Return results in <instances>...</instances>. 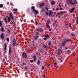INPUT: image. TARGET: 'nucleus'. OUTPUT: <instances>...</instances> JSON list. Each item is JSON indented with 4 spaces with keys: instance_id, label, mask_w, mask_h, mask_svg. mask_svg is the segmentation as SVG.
I'll return each mask as SVG.
<instances>
[{
    "instance_id": "f257e3e1",
    "label": "nucleus",
    "mask_w": 78,
    "mask_h": 78,
    "mask_svg": "<svg viewBox=\"0 0 78 78\" xmlns=\"http://www.w3.org/2000/svg\"><path fill=\"white\" fill-rule=\"evenodd\" d=\"M71 39H65L63 40V41L62 42V45L63 47L65 46V44L67 42H68L69 41H71Z\"/></svg>"
},
{
    "instance_id": "f03ea898",
    "label": "nucleus",
    "mask_w": 78,
    "mask_h": 78,
    "mask_svg": "<svg viewBox=\"0 0 78 78\" xmlns=\"http://www.w3.org/2000/svg\"><path fill=\"white\" fill-rule=\"evenodd\" d=\"M67 2L68 4H71L73 5H75V3L73 2V1L72 0H67Z\"/></svg>"
},
{
    "instance_id": "7ed1b4c3",
    "label": "nucleus",
    "mask_w": 78,
    "mask_h": 78,
    "mask_svg": "<svg viewBox=\"0 0 78 78\" xmlns=\"http://www.w3.org/2000/svg\"><path fill=\"white\" fill-rule=\"evenodd\" d=\"M53 11L50 10L49 12V16H51V17H55V15H53Z\"/></svg>"
},
{
    "instance_id": "20e7f679",
    "label": "nucleus",
    "mask_w": 78,
    "mask_h": 78,
    "mask_svg": "<svg viewBox=\"0 0 78 78\" xmlns=\"http://www.w3.org/2000/svg\"><path fill=\"white\" fill-rule=\"evenodd\" d=\"M22 56L23 58H27V55L25 52H23L22 54Z\"/></svg>"
},
{
    "instance_id": "39448f33",
    "label": "nucleus",
    "mask_w": 78,
    "mask_h": 78,
    "mask_svg": "<svg viewBox=\"0 0 78 78\" xmlns=\"http://www.w3.org/2000/svg\"><path fill=\"white\" fill-rule=\"evenodd\" d=\"M12 44L13 45L14 47L16 46V39H14L12 40Z\"/></svg>"
},
{
    "instance_id": "423d86ee",
    "label": "nucleus",
    "mask_w": 78,
    "mask_h": 78,
    "mask_svg": "<svg viewBox=\"0 0 78 78\" xmlns=\"http://www.w3.org/2000/svg\"><path fill=\"white\" fill-rule=\"evenodd\" d=\"M32 12H35V15L38 14H39V11L36 9L33 10Z\"/></svg>"
},
{
    "instance_id": "0eeeda50",
    "label": "nucleus",
    "mask_w": 78,
    "mask_h": 78,
    "mask_svg": "<svg viewBox=\"0 0 78 78\" xmlns=\"http://www.w3.org/2000/svg\"><path fill=\"white\" fill-rule=\"evenodd\" d=\"M75 8H72L71 9L69 10V12L70 13H72L74 12V11H75Z\"/></svg>"
},
{
    "instance_id": "6e6552de",
    "label": "nucleus",
    "mask_w": 78,
    "mask_h": 78,
    "mask_svg": "<svg viewBox=\"0 0 78 78\" xmlns=\"http://www.w3.org/2000/svg\"><path fill=\"white\" fill-rule=\"evenodd\" d=\"M4 33H2L1 35V38L2 39H4V37H5V35H4Z\"/></svg>"
},
{
    "instance_id": "1a4fd4ad",
    "label": "nucleus",
    "mask_w": 78,
    "mask_h": 78,
    "mask_svg": "<svg viewBox=\"0 0 78 78\" xmlns=\"http://www.w3.org/2000/svg\"><path fill=\"white\" fill-rule=\"evenodd\" d=\"M9 16L12 20H14V17H13V16H12V15L11 13H9Z\"/></svg>"
},
{
    "instance_id": "9d476101",
    "label": "nucleus",
    "mask_w": 78,
    "mask_h": 78,
    "mask_svg": "<svg viewBox=\"0 0 78 78\" xmlns=\"http://www.w3.org/2000/svg\"><path fill=\"white\" fill-rule=\"evenodd\" d=\"M9 55H11V52H12V50H11V48L10 46L9 47Z\"/></svg>"
},
{
    "instance_id": "9b49d317",
    "label": "nucleus",
    "mask_w": 78,
    "mask_h": 78,
    "mask_svg": "<svg viewBox=\"0 0 78 78\" xmlns=\"http://www.w3.org/2000/svg\"><path fill=\"white\" fill-rule=\"evenodd\" d=\"M44 5H45V4H44V3H41L40 5H39L40 8H41V7H42V6H44Z\"/></svg>"
},
{
    "instance_id": "f8f14e48",
    "label": "nucleus",
    "mask_w": 78,
    "mask_h": 78,
    "mask_svg": "<svg viewBox=\"0 0 78 78\" xmlns=\"http://www.w3.org/2000/svg\"><path fill=\"white\" fill-rule=\"evenodd\" d=\"M44 36L45 37H46L47 38H49L50 37V36L48 34H45L44 35Z\"/></svg>"
},
{
    "instance_id": "ddd939ff",
    "label": "nucleus",
    "mask_w": 78,
    "mask_h": 78,
    "mask_svg": "<svg viewBox=\"0 0 78 78\" xmlns=\"http://www.w3.org/2000/svg\"><path fill=\"white\" fill-rule=\"evenodd\" d=\"M33 58L34 61H36V60L37 59V58L35 55H34Z\"/></svg>"
},
{
    "instance_id": "4468645a",
    "label": "nucleus",
    "mask_w": 78,
    "mask_h": 78,
    "mask_svg": "<svg viewBox=\"0 0 78 78\" xmlns=\"http://www.w3.org/2000/svg\"><path fill=\"white\" fill-rule=\"evenodd\" d=\"M5 48L4 49V51H5L6 50V47H7V45L6 44V43H5Z\"/></svg>"
},
{
    "instance_id": "2eb2a0df",
    "label": "nucleus",
    "mask_w": 78,
    "mask_h": 78,
    "mask_svg": "<svg viewBox=\"0 0 78 78\" xmlns=\"http://www.w3.org/2000/svg\"><path fill=\"white\" fill-rule=\"evenodd\" d=\"M3 20H5V23H7L8 22V19L7 18H3Z\"/></svg>"
},
{
    "instance_id": "dca6fc26",
    "label": "nucleus",
    "mask_w": 78,
    "mask_h": 78,
    "mask_svg": "<svg viewBox=\"0 0 78 78\" xmlns=\"http://www.w3.org/2000/svg\"><path fill=\"white\" fill-rule=\"evenodd\" d=\"M4 30H5V29H4V27H1V31L2 32H3L4 31Z\"/></svg>"
},
{
    "instance_id": "f3484780",
    "label": "nucleus",
    "mask_w": 78,
    "mask_h": 78,
    "mask_svg": "<svg viewBox=\"0 0 78 78\" xmlns=\"http://www.w3.org/2000/svg\"><path fill=\"white\" fill-rule=\"evenodd\" d=\"M55 2L54 1H52V2L51 3V5H55Z\"/></svg>"
},
{
    "instance_id": "a211bd4d",
    "label": "nucleus",
    "mask_w": 78,
    "mask_h": 78,
    "mask_svg": "<svg viewBox=\"0 0 78 78\" xmlns=\"http://www.w3.org/2000/svg\"><path fill=\"white\" fill-rule=\"evenodd\" d=\"M46 27L48 28H50V27L48 24V23L46 24Z\"/></svg>"
},
{
    "instance_id": "6ab92c4d",
    "label": "nucleus",
    "mask_w": 78,
    "mask_h": 78,
    "mask_svg": "<svg viewBox=\"0 0 78 78\" xmlns=\"http://www.w3.org/2000/svg\"><path fill=\"white\" fill-rule=\"evenodd\" d=\"M3 24V23L2 22V21L0 20V27H2V24Z\"/></svg>"
},
{
    "instance_id": "aec40b11",
    "label": "nucleus",
    "mask_w": 78,
    "mask_h": 78,
    "mask_svg": "<svg viewBox=\"0 0 78 78\" xmlns=\"http://www.w3.org/2000/svg\"><path fill=\"white\" fill-rule=\"evenodd\" d=\"M11 17H8V22H10V21H11Z\"/></svg>"
},
{
    "instance_id": "412c9836",
    "label": "nucleus",
    "mask_w": 78,
    "mask_h": 78,
    "mask_svg": "<svg viewBox=\"0 0 78 78\" xmlns=\"http://www.w3.org/2000/svg\"><path fill=\"white\" fill-rule=\"evenodd\" d=\"M31 9H33V10L34 9H35V7L34 6H32V7L31 8Z\"/></svg>"
},
{
    "instance_id": "4be33fe9",
    "label": "nucleus",
    "mask_w": 78,
    "mask_h": 78,
    "mask_svg": "<svg viewBox=\"0 0 78 78\" xmlns=\"http://www.w3.org/2000/svg\"><path fill=\"white\" fill-rule=\"evenodd\" d=\"M58 52H61V53H62V51H61V49H58Z\"/></svg>"
},
{
    "instance_id": "5701e85b",
    "label": "nucleus",
    "mask_w": 78,
    "mask_h": 78,
    "mask_svg": "<svg viewBox=\"0 0 78 78\" xmlns=\"http://www.w3.org/2000/svg\"><path fill=\"white\" fill-rule=\"evenodd\" d=\"M43 47H44V48H46V49H47V48H48V47H47V46H45V45H44L43 46Z\"/></svg>"
},
{
    "instance_id": "b1692460",
    "label": "nucleus",
    "mask_w": 78,
    "mask_h": 78,
    "mask_svg": "<svg viewBox=\"0 0 78 78\" xmlns=\"http://www.w3.org/2000/svg\"><path fill=\"white\" fill-rule=\"evenodd\" d=\"M56 64H57L56 62H55L54 63V66L55 67H56V66H57V65H56Z\"/></svg>"
},
{
    "instance_id": "393cba45",
    "label": "nucleus",
    "mask_w": 78,
    "mask_h": 78,
    "mask_svg": "<svg viewBox=\"0 0 78 78\" xmlns=\"http://www.w3.org/2000/svg\"><path fill=\"white\" fill-rule=\"evenodd\" d=\"M3 7V4H0V8H2Z\"/></svg>"
},
{
    "instance_id": "a878e982",
    "label": "nucleus",
    "mask_w": 78,
    "mask_h": 78,
    "mask_svg": "<svg viewBox=\"0 0 78 78\" xmlns=\"http://www.w3.org/2000/svg\"><path fill=\"white\" fill-rule=\"evenodd\" d=\"M67 11L66 12H61L60 14H63V13H67Z\"/></svg>"
},
{
    "instance_id": "bb28decb",
    "label": "nucleus",
    "mask_w": 78,
    "mask_h": 78,
    "mask_svg": "<svg viewBox=\"0 0 78 78\" xmlns=\"http://www.w3.org/2000/svg\"><path fill=\"white\" fill-rule=\"evenodd\" d=\"M40 64V61L39 60H38L37 62V65H39Z\"/></svg>"
},
{
    "instance_id": "cd10ccee",
    "label": "nucleus",
    "mask_w": 78,
    "mask_h": 78,
    "mask_svg": "<svg viewBox=\"0 0 78 78\" xmlns=\"http://www.w3.org/2000/svg\"><path fill=\"white\" fill-rule=\"evenodd\" d=\"M6 41H7V42H9V38L8 37L6 38Z\"/></svg>"
},
{
    "instance_id": "c85d7f7f",
    "label": "nucleus",
    "mask_w": 78,
    "mask_h": 78,
    "mask_svg": "<svg viewBox=\"0 0 78 78\" xmlns=\"http://www.w3.org/2000/svg\"><path fill=\"white\" fill-rule=\"evenodd\" d=\"M74 2H74V3L75 4H77V3H78V2L76 0L74 1Z\"/></svg>"
},
{
    "instance_id": "c756f323",
    "label": "nucleus",
    "mask_w": 78,
    "mask_h": 78,
    "mask_svg": "<svg viewBox=\"0 0 78 78\" xmlns=\"http://www.w3.org/2000/svg\"><path fill=\"white\" fill-rule=\"evenodd\" d=\"M45 10L46 11H48V7H45Z\"/></svg>"
},
{
    "instance_id": "7c9ffc66",
    "label": "nucleus",
    "mask_w": 78,
    "mask_h": 78,
    "mask_svg": "<svg viewBox=\"0 0 78 78\" xmlns=\"http://www.w3.org/2000/svg\"><path fill=\"white\" fill-rule=\"evenodd\" d=\"M45 12H46V15L47 16H48V12H46V11H45Z\"/></svg>"
},
{
    "instance_id": "2f4dec72",
    "label": "nucleus",
    "mask_w": 78,
    "mask_h": 78,
    "mask_svg": "<svg viewBox=\"0 0 78 78\" xmlns=\"http://www.w3.org/2000/svg\"><path fill=\"white\" fill-rule=\"evenodd\" d=\"M37 30L38 31H39L40 32H41V31H43V30H39V29H37Z\"/></svg>"
},
{
    "instance_id": "473e14b6",
    "label": "nucleus",
    "mask_w": 78,
    "mask_h": 78,
    "mask_svg": "<svg viewBox=\"0 0 78 78\" xmlns=\"http://www.w3.org/2000/svg\"><path fill=\"white\" fill-rule=\"evenodd\" d=\"M38 51H40V52H41V53H42V51L41 50V49H38Z\"/></svg>"
},
{
    "instance_id": "72a5a7b5",
    "label": "nucleus",
    "mask_w": 78,
    "mask_h": 78,
    "mask_svg": "<svg viewBox=\"0 0 78 78\" xmlns=\"http://www.w3.org/2000/svg\"><path fill=\"white\" fill-rule=\"evenodd\" d=\"M30 62L33 63V62H34V60H30Z\"/></svg>"
},
{
    "instance_id": "f704fd0d",
    "label": "nucleus",
    "mask_w": 78,
    "mask_h": 78,
    "mask_svg": "<svg viewBox=\"0 0 78 78\" xmlns=\"http://www.w3.org/2000/svg\"><path fill=\"white\" fill-rule=\"evenodd\" d=\"M51 44V41H49L48 42V45H50Z\"/></svg>"
},
{
    "instance_id": "c9c22d12",
    "label": "nucleus",
    "mask_w": 78,
    "mask_h": 78,
    "mask_svg": "<svg viewBox=\"0 0 78 78\" xmlns=\"http://www.w3.org/2000/svg\"><path fill=\"white\" fill-rule=\"evenodd\" d=\"M14 11H17V9H15L14 10Z\"/></svg>"
},
{
    "instance_id": "e433bc0d",
    "label": "nucleus",
    "mask_w": 78,
    "mask_h": 78,
    "mask_svg": "<svg viewBox=\"0 0 78 78\" xmlns=\"http://www.w3.org/2000/svg\"><path fill=\"white\" fill-rule=\"evenodd\" d=\"M71 36H75V35H73V33H71Z\"/></svg>"
},
{
    "instance_id": "4c0bfd02",
    "label": "nucleus",
    "mask_w": 78,
    "mask_h": 78,
    "mask_svg": "<svg viewBox=\"0 0 78 78\" xmlns=\"http://www.w3.org/2000/svg\"><path fill=\"white\" fill-rule=\"evenodd\" d=\"M59 10L60 11H61V10H63V9H62V8L60 7Z\"/></svg>"
},
{
    "instance_id": "58836bf2",
    "label": "nucleus",
    "mask_w": 78,
    "mask_h": 78,
    "mask_svg": "<svg viewBox=\"0 0 78 78\" xmlns=\"http://www.w3.org/2000/svg\"><path fill=\"white\" fill-rule=\"evenodd\" d=\"M44 10H45V9H43L41 11H42V12H44Z\"/></svg>"
},
{
    "instance_id": "ea45409f",
    "label": "nucleus",
    "mask_w": 78,
    "mask_h": 78,
    "mask_svg": "<svg viewBox=\"0 0 78 78\" xmlns=\"http://www.w3.org/2000/svg\"><path fill=\"white\" fill-rule=\"evenodd\" d=\"M36 34L37 35H39V33L38 32H36Z\"/></svg>"
},
{
    "instance_id": "a19ab883",
    "label": "nucleus",
    "mask_w": 78,
    "mask_h": 78,
    "mask_svg": "<svg viewBox=\"0 0 78 78\" xmlns=\"http://www.w3.org/2000/svg\"><path fill=\"white\" fill-rule=\"evenodd\" d=\"M34 39H35V40H37V38L36 37H34Z\"/></svg>"
},
{
    "instance_id": "79ce46f5",
    "label": "nucleus",
    "mask_w": 78,
    "mask_h": 78,
    "mask_svg": "<svg viewBox=\"0 0 78 78\" xmlns=\"http://www.w3.org/2000/svg\"><path fill=\"white\" fill-rule=\"evenodd\" d=\"M71 27V23H69V27Z\"/></svg>"
},
{
    "instance_id": "37998d69",
    "label": "nucleus",
    "mask_w": 78,
    "mask_h": 78,
    "mask_svg": "<svg viewBox=\"0 0 78 78\" xmlns=\"http://www.w3.org/2000/svg\"><path fill=\"white\" fill-rule=\"evenodd\" d=\"M35 25H37V21L35 22Z\"/></svg>"
},
{
    "instance_id": "c03bdc74",
    "label": "nucleus",
    "mask_w": 78,
    "mask_h": 78,
    "mask_svg": "<svg viewBox=\"0 0 78 78\" xmlns=\"http://www.w3.org/2000/svg\"><path fill=\"white\" fill-rule=\"evenodd\" d=\"M35 37L37 38H39V36H36Z\"/></svg>"
},
{
    "instance_id": "a18cd8bd",
    "label": "nucleus",
    "mask_w": 78,
    "mask_h": 78,
    "mask_svg": "<svg viewBox=\"0 0 78 78\" xmlns=\"http://www.w3.org/2000/svg\"><path fill=\"white\" fill-rule=\"evenodd\" d=\"M43 76L44 78H45V74L43 75Z\"/></svg>"
},
{
    "instance_id": "49530a36",
    "label": "nucleus",
    "mask_w": 78,
    "mask_h": 78,
    "mask_svg": "<svg viewBox=\"0 0 78 78\" xmlns=\"http://www.w3.org/2000/svg\"><path fill=\"white\" fill-rule=\"evenodd\" d=\"M26 50H27V51H30V49H27V48H26Z\"/></svg>"
},
{
    "instance_id": "de8ad7c7",
    "label": "nucleus",
    "mask_w": 78,
    "mask_h": 78,
    "mask_svg": "<svg viewBox=\"0 0 78 78\" xmlns=\"http://www.w3.org/2000/svg\"><path fill=\"white\" fill-rule=\"evenodd\" d=\"M44 66H43L42 67V70H44Z\"/></svg>"
},
{
    "instance_id": "09e8293b",
    "label": "nucleus",
    "mask_w": 78,
    "mask_h": 78,
    "mask_svg": "<svg viewBox=\"0 0 78 78\" xmlns=\"http://www.w3.org/2000/svg\"><path fill=\"white\" fill-rule=\"evenodd\" d=\"M7 32H8V33H10V30H8L7 31Z\"/></svg>"
},
{
    "instance_id": "8fccbe9b",
    "label": "nucleus",
    "mask_w": 78,
    "mask_h": 78,
    "mask_svg": "<svg viewBox=\"0 0 78 78\" xmlns=\"http://www.w3.org/2000/svg\"><path fill=\"white\" fill-rule=\"evenodd\" d=\"M49 31H51V29L49 28Z\"/></svg>"
},
{
    "instance_id": "3c124183",
    "label": "nucleus",
    "mask_w": 78,
    "mask_h": 78,
    "mask_svg": "<svg viewBox=\"0 0 78 78\" xmlns=\"http://www.w3.org/2000/svg\"><path fill=\"white\" fill-rule=\"evenodd\" d=\"M56 11H58V10H59V9H58V8H56Z\"/></svg>"
},
{
    "instance_id": "603ef678",
    "label": "nucleus",
    "mask_w": 78,
    "mask_h": 78,
    "mask_svg": "<svg viewBox=\"0 0 78 78\" xmlns=\"http://www.w3.org/2000/svg\"><path fill=\"white\" fill-rule=\"evenodd\" d=\"M53 25L54 26L56 25V23H55L53 24Z\"/></svg>"
},
{
    "instance_id": "864d4df0",
    "label": "nucleus",
    "mask_w": 78,
    "mask_h": 78,
    "mask_svg": "<svg viewBox=\"0 0 78 78\" xmlns=\"http://www.w3.org/2000/svg\"><path fill=\"white\" fill-rule=\"evenodd\" d=\"M37 54H38V55H40V53H39V52H37Z\"/></svg>"
},
{
    "instance_id": "5fc2aeb1",
    "label": "nucleus",
    "mask_w": 78,
    "mask_h": 78,
    "mask_svg": "<svg viewBox=\"0 0 78 78\" xmlns=\"http://www.w3.org/2000/svg\"><path fill=\"white\" fill-rule=\"evenodd\" d=\"M63 62V61H62V60H61L60 61V63H61V62Z\"/></svg>"
},
{
    "instance_id": "6e6d98bb",
    "label": "nucleus",
    "mask_w": 78,
    "mask_h": 78,
    "mask_svg": "<svg viewBox=\"0 0 78 78\" xmlns=\"http://www.w3.org/2000/svg\"><path fill=\"white\" fill-rule=\"evenodd\" d=\"M24 69H28V68L27 67H25L24 68Z\"/></svg>"
},
{
    "instance_id": "4d7b16f0",
    "label": "nucleus",
    "mask_w": 78,
    "mask_h": 78,
    "mask_svg": "<svg viewBox=\"0 0 78 78\" xmlns=\"http://www.w3.org/2000/svg\"><path fill=\"white\" fill-rule=\"evenodd\" d=\"M65 50H67V49H68V48H67V47H65Z\"/></svg>"
},
{
    "instance_id": "13d9d810",
    "label": "nucleus",
    "mask_w": 78,
    "mask_h": 78,
    "mask_svg": "<svg viewBox=\"0 0 78 78\" xmlns=\"http://www.w3.org/2000/svg\"><path fill=\"white\" fill-rule=\"evenodd\" d=\"M52 10H53V11H55V9L54 8H53V9H52Z\"/></svg>"
},
{
    "instance_id": "bf43d9fd",
    "label": "nucleus",
    "mask_w": 78,
    "mask_h": 78,
    "mask_svg": "<svg viewBox=\"0 0 78 78\" xmlns=\"http://www.w3.org/2000/svg\"><path fill=\"white\" fill-rule=\"evenodd\" d=\"M5 61V59H3L2 60V61L3 62Z\"/></svg>"
},
{
    "instance_id": "052dcab7",
    "label": "nucleus",
    "mask_w": 78,
    "mask_h": 78,
    "mask_svg": "<svg viewBox=\"0 0 78 78\" xmlns=\"http://www.w3.org/2000/svg\"><path fill=\"white\" fill-rule=\"evenodd\" d=\"M69 64H73V63H72V62H70L69 63Z\"/></svg>"
},
{
    "instance_id": "680f3d73",
    "label": "nucleus",
    "mask_w": 78,
    "mask_h": 78,
    "mask_svg": "<svg viewBox=\"0 0 78 78\" xmlns=\"http://www.w3.org/2000/svg\"><path fill=\"white\" fill-rule=\"evenodd\" d=\"M78 22V19H77L76 20V22L77 23Z\"/></svg>"
},
{
    "instance_id": "e2e57ef3",
    "label": "nucleus",
    "mask_w": 78,
    "mask_h": 78,
    "mask_svg": "<svg viewBox=\"0 0 78 78\" xmlns=\"http://www.w3.org/2000/svg\"><path fill=\"white\" fill-rule=\"evenodd\" d=\"M44 40H46V38L44 37Z\"/></svg>"
},
{
    "instance_id": "0e129e2a",
    "label": "nucleus",
    "mask_w": 78,
    "mask_h": 78,
    "mask_svg": "<svg viewBox=\"0 0 78 78\" xmlns=\"http://www.w3.org/2000/svg\"><path fill=\"white\" fill-rule=\"evenodd\" d=\"M58 15H59L60 14V13L59 12L58 13H57Z\"/></svg>"
},
{
    "instance_id": "69168bd1",
    "label": "nucleus",
    "mask_w": 78,
    "mask_h": 78,
    "mask_svg": "<svg viewBox=\"0 0 78 78\" xmlns=\"http://www.w3.org/2000/svg\"><path fill=\"white\" fill-rule=\"evenodd\" d=\"M13 25L14 26H16V24L15 23H14Z\"/></svg>"
},
{
    "instance_id": "338daca9",
    "label": "nucleus",
    "mask_w": 78,
    "mask_h": 78,
    "mask_svg": "<svg viewBox=\"0 0 78 78\" xmlns=\"http://www.w3.org/2000/svg\"><path fill=\"white\" fill-rule=\"evenodd\" d=\"M57 54L58 55H60V54H59V52H58Z\"/></svg>"
},
{
    "instance_id": "774afa93",
    "label": "nucleus",
    "mask_w": 78,
    "mask_h": 78,
    "mask_svg": "<svg viewBox=\"0 0 78 78\" xmlns=\"http://www.w3.org/2000/svg\"><path fill=\"white\" fill-rule=\"evenodd\" d=\"M23 66H24V65H25V63H23Z\"/></svg>"
}]
</instances>
